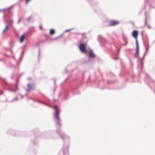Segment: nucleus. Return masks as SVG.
<instances>
[{
  "instance_id": "obj_20",
  "label": "nucleus",
  "mask_w": 155,
  "mask_h": 155,
  "mask_svg": "<svg viewBox=\"0 0 155 155\" xmlns=\"http://www.w3.org/2000/svg\"><path fill=\"white\" fill-rule=\"evenodd\" d=\"M145 18L146 17L147 18V13L146 12H145Z\"/></svg>"
},
{
  "instance_id": "obj_17",
  "label": "nucleus",
  "mask_w": 155,
  "mask_h": 155,
  "mask_svg": "<svg viewBox=\"0 0 155 155\" xmlns=\"http://www.w3.org/2000/svg\"><path fill=\"white\" fill-rule=\"evenodd\" d=\"M124 41L125 42V44L124 45L125 46H126V45H127V40H124Z\"/></svg>"
},
{
  "instance_id": "obj_16",
  "label": "nucleus",
  "mask_w": 155,
  "mask_h": 155,
  "mask_svg": "<svg viewBox=\"0 0 155 155\" xmlns=\"http://www.w3.org/2000/svg\"><path fill=\"white\" fill-rule=\"evenodd\" d=\"M72 29H68L66 30L65 31V32H68V31H70L71 30H72Z\"/></svg>"
},
{
  "instance_id": "obj_10",
  "label": "nucleus",
  "mask_w": 155,
  "mask_h": 155,
  "mask_svg": "<svg viewBox=\"0 0 155 155\" xmlns=\"http://www.w3.org/2000/svg\"><path fill=\"white\" fill-rule=\"evenodd\" d=\"M54 33V31L53 29H51L50 30V34L51 35H53Z\"/></svg>"
},
{
  "instance_id": "obj_7",
  "label": "nucleus",
  "mask_w": 155,
  "mask_h": 155,
  "mask_svg": "<svg viewBox=\"0 0 155 155\" xmlns=\"http://www.w3.org/2000/svg\"><path fill=\"white\" fill-rule=\"evenodd\" d=\"M25 35L24 34H23L21 37L20 39V43H21L23 42L25 38Z\"/></svg>"
},
{
  "instance_id": "obj_13",
  "label": "nucleus",
  "mask_w": 155,
  "mask_h": 155,
  "mask_svg": "<svg viewBox=\"0 0 155 155\" xmlns=\"http://www.w3.org/2000/svg\"><path fill=\"white\" fill-rule=\"evenodd\" d=\"M24 52L23 51H22L21 52V55H20L19 58V60H21L22 58V54H24Z\"/></svg>"
},
{
  "instance_id": "obj_22",
  "label": "nucleus",
  "mask_w": 155,
  "mask_h": 155,
  "mask_svg": "<svg viewBox=\"0 0 155 155\" xmlns=\"http://www.w3.org/2000/svg\"><path fill=\"white\" fill-rule=\"evenodd\" d=\"M101 38V36H99L98 37V40H99Z\"/></svg>"
},
{
  "instance_id": "obj_12",
  "label": "nucleus",
  "mask_w": 155,
  "mask_h": 155,
  "mask_svg": "<svg viewBox=\"0 0 155 155\" xmlns=\"http://www.w3.org/2000/svg\"><path fill=\"white\" fill-rule=\"evenodd\" d=\"M148 50V48H146V52H145V53L144 54L143 57L141 58V60H142L144 58V56H145V55H146V53L147 52V51Z\"/></svg>"
},
{
  "instance_id": "obj_14",
  "label": "nucleus",
  "mask_w": 155,
  "mask_h": 155,
  "mask_svg": "<svg viewBox=\"0 0 155 155\" xmlns=\"http://www.w3.org/2000/svg\"><path fill=\"white\" fill-rule=\"evenodd\" d=\"M18 100V98L17 97H16L14 98V99H13L11 101L13 102L14 101H17V100Z\"/></svg>"
},
{
  "instance_id": "obj_31",
  "label": "nucleus",
  "mask_w": 155,
  "mask_h": 155,
  "mask_svg": "<svg viewBox=\"0 0 155 155\" xmlns=\"http://www.w3.org/2000/svg\"><path fill=\"white\" fill-rule=\"evenodd\" d=\"M27 94H25V95H26V96H27Z\"/></svg>"
},
{
  "instance_id": "obj_2",
  "label": "nucleus",
  "mask_w": 155,
  "mask_h": 155,
  "mask_svg": "<svg viewBox=\"0 0 155 155\" xmlns=\"http://www.w3.org/2000/svg\"><path fill=\"white\" fill-rule=\"evenodd\" d=\"M54 109L56 111L55 114L54 115V119L57 120L56 124L60 126L61 125V124L60 123V119L59 116V109L57 106L56 105L54 106Z\"/></svg>"
},
{
  "instance_id": "obj_18",
  "label": "nucleus",
  "mask_w": 155,
  "mask_h": 155,
  "mask_svg": "<svg viewBox=\"0 0 155 155\" xmlns=\"http://www.w3.org/2000/svg\"><path fill=\"white\" fill-rule=\"evenodd\" d=\"M21 21V19H19L18 21V24H19Z\"/></svg>"
},
{
  "instance_id": "obj_33",
  "label": "nucleus",
  "mask_w": 155,
  "mask_h": 155,
  "mask_svg": "<svg viewBox=\"0 0 155 155\" xmlns=\"http://www.w3.org/2000/svg\"><path fill=\"white\" fill-rule=\"evenodd\" d=\"M38 102H39V103H41V102H40V101H38Z\"/></svg>"
},
{
  "instance_id": "obj_5",
  "label": "nucleus",
  "mask_w": 155,
  "mask_h": 155,
  "mask_svg": "<svg viewBox=\"0 0 155 155\" xmlns=\"http://www.w3.org/2000/svg\"><path fill=\"white\" fill-rule=\"evenodd\" d=\"M27 86L28 89L27 91H28L31 90L33 89L35 87L34 85L32 84H27Z\"/></svg>"
},
{
  "instance_id": "obj_27",
  "label": "nucleus",
  "mask_w": 155,
  "mask_h": 155,
  "mask_svg": "<svg viewBox=\"0 0 155 155\" xmlns=\"http://www.w3.org/2000/svg\"><path fill=\"white\" fill-rule=\"evenodd\" d=\"M2 79V80H3V81H4V80H4V78H3V79Z\"/></svg>"
},
{
  "instance_id": "obj_21",
  "label": "nucleus",
  "mask_w": 155,
  "mask_h": 155,
  "mask_svg": "<svg viewBox=\"0 0 155 155\" xmlns=\"http://www.w3.org/2000/svg\"><path fill=\"white\" fill-rule=\"evenodd\" d=\"M29 0H27L26 1V4H27L28 3V2Z\"/></svg>"
},
{
  "instance_id": "obj_32",
  "label": "nucleus",
  "mask_w": 155,
  "mask_h": 155,
  "mask_svg": "<svg viewBox=\"0 0 155 155\" xmlns=\"http://www.w3.org/2000/svg\"><path fill=\"white\" fill-rule=\"evenodd\" d=\"M13 58H14V59H15V58L14 56V57H13Z\"/></svg>"
},
{
  "instance_id": "obj_11",
  "label": "nucleus",
  "mask_w": 155,
  "mask_h": 155,
  "mask_svg": "<svg viewBox=\"0 0 155 155\" xmlns=\"http://www.w3.org/2000/svg\"><path fill=\"white\" fill-rule=\"evenodd\" d=\"M15 86L16 87V90H13V89H10V90H9L12 91L13 92H15L16 91H18V89L17 87V83L15 85Z\"/></svg>"
},
{
  "instance_id": "obj_1",
  "label": "nucleus",
  "mask_w": 155,
  "mask_h": 155,
  "mask_svg": "<svg viewBox=\"0 0 155 155\" xmlns=\"http://www.w3.org/2000/svg\"><path fill=\"white\" fill-rule=\"evenodd\" d=\"M138 32L136 30H135L133 31L132 33V36L135 38H136V57L139 58V45L138 42L137 40V37L138 35Z\"/></svg>"
},
{
  "instance_id": "obj_19",
  "label": "nucleus",
  "mask_w": 155,
  "mask_h": 155,
  "mask_svg": "<svg viewBox=\"0 0 155 155\" xmlns=\"http://www.w3.org/2000/svg\"><path fill=\"white\" fill-rule=\"evenodd\" d=\"M31 18V16L27 18V21H28Z\"/></svg>"
},
{
  "instance_id": "obj_9",
  "label": "nucleus",
  "mask_w": 155,
  "mask_h": 155,
  "mask_svg": "<svg viewBox=\"0 0 155 155\" xmlns=\"http://www.w3.org/2000/svg\"><path fill=\"white\" fill-rule=\"evenodd\" d=\"M13 21L12 19H10L8 21V23L11 26L12 23H13Z\"/></svg>"
},
{
  "instance_id": "obj_26",
  "label": "nucleus",
  "mask_w": 155,
  "mask_h": 155,
  "mask_svg": "<svg viewBox=\"0 0 155 155\" xmlns=\"http://www.w3.org/2000/svg\"><path fill=\"white\" fill-rule=\"evenodd\" d=\"M148 28H150V26H148Z\"/></svg>"
},
{
  "instance_id": "obj_28",
  "label": "nucleus",
  "mask_w": 155,
  "mask_h": 155,
  "mask_svg": "<svg viewBox=\"0 0 155 155\" xmlns=\"http://www.w3.org/2000/svg\"><path fill=\"white\" fill-rule=\"evenodd\" d=\"M117 59V58H114V59H115V60H116Z\"/></svg>"
},
{
  "instance_id": "obj_4",
  "label": "nucleus",
  "mask_w": 155,
  "mask_h": 155,
  "mask_svg": "<svg viewBox=\"0 0 155 155\" xmlns=\"http://www.w3.org/2000/svg\"><path fill=\"white\" fill-rule=\"evenodd\" d=\"M119 22L116 21L114 20L112 21H110L109 22V26H113L116 25L118 24Z\"/></svg>"
},
{
  "instance_id": "obj_24",
  "label": "nucleus",
  "mask_w": 155,
  "mask_h": 155,
  "mask_svg": "<svg viewBox=\"0 0 155 155\" xmlns=\"http://www.w3.org/2000/svg\"><path fill=\"white\" fill-rule=\"evenodd\" d=\"M3 94V92H2V91H0V95L2 94Z\"/></svg>"
},
{
  "instance_id": "obj_25",
  "label": "nucleus",
  "mask_w": 155,
  "mask_h": 155,
  "mask_svg": "<svg viewBox=\"0 0 155 155\" xmlns=\"http://www.w3.org/2000/svg\"><path fill=\"white\" fill-rule=\"evenodd\" d=\"M39 28H40L41 29V26H39Z\"/></svg>"
},
{
  "instance_id": "obj_6",
  "label": "nucleus",
  "mask_w": 155,
  "mask_h": 155,
  "mask_svg": "<svg viewBox=\"0 0 155 155\" xmlns=\"http://www.w3.org/2000/svg\"><path fill=\"white\" fill-rule=\"evenodd\" d=\"M89 56L90 58L95 57V54L93 53L92 50L90 49V53L89 54Z\"/></svg>"
},
{
  "instance_id": "obj_15",
  "label": "nucleus",
  "mask_w": 155,
  "mask_h": 155,
  "mask_svg": "<svg viewBox=\"0 0 155 155\" xmlns=\"http://www.w3.org/2000/svg\"><path fill=\"white\" fill-rule=\"evenodd\" d=\"M147 18L146 17L145 18V22H144V25H146L147 24Z\"/></svg>"
},
{
  "instance_id": "obj_23",
  "label": "nucleus",
  "mask_w": 155,
  "mask_h": 155,
  "mask_svg": "<svg viewBox=\"0 0 155 155\" xmlns=\"http://www.w3.org/2000/svg\"><path fill=\"white\" fill-rule=\"evenodd\" d=\"M20 95L21 96V98L22 99L23 97V96L21 94H20Z\"/></svg>"
},
{
  "instance_id": "obj_8",
  "label": "nucleus",
  "mask_w": 155,
  "mask_h": 155,
  "mask_svg": "<svg viewBox=\"0 0 155 155\" xmlns=\"http://www.w3.org/2000/svg\"><path fill=\"white\" fill-rule=\"evenodd\" d=\"M8 25H7L5 28L3 30V32L5 33V32L8 29Z\"/></svg>"
},
{
  "instance_id": "obj_3",
  "label": "nucleus",
  "mask_w": 155,
  "mask_h": 155,
  "mask_svg": "<svg viewBox=\"0 0 155 155\" xmlns=\"http://www.w3.org/2000/svg\"><path fill=\"white\" fill-rule=\"evenodd\" d=\"M79 48L82 52H86L85 45L83 44H81L79 46Z\"/></svg>"
},
{
  "instance_id": "obj_29",
  "label": "nucleus",
  "mask_w": 155,
  "mask_h": 155,
  "mask_svg": "<svg viewBox=\"0 0 155 155\" xmlns=\"http://www.w3.org/2000/svg\"><path fill=\"white\" fill-rule=\"evenodd\" d=\"M64 153H64V152H63V154H64Z\"/></svg>"
},
{
  "instance_id": "obj_30",
  "label": "nucleus",
  "mask_w": 155,
  "mask_h": 155,
  "mask_svg": "<svg viewBox=\"0 0 155 155\" xmlns=\"http://www.w3.org/2000/svg\"><path fill=\"white\" fill-rule=\"evenodd\" d=\"M61 138H63L61 136Z\"/></svg>"
}]
</instances>
